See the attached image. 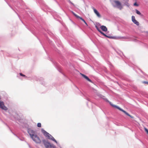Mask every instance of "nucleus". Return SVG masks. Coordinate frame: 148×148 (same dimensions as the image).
Segmentation results:
<instances>
[{
  "label": "nucleus",
  "mask_w": 148,
  "mask_h": 148,
  "mask_svg": "<svg viewBox=\"0 0 148 148\" xmlns=\"http://www.w3.org/2000/svg\"><path fill=\"white\" fill-rule=\"evenodd\" d=\"M80 74L82 75V76L84 78L88 80L89 82H92L91 80L89 78L86 76L85 75L83 74L82 73H80Z\"/></svg>",
  "instance_id": "nucleus-10"
},
{
  "label": "nucleus",
  "mask_w": 148,
  "mask_h": 148,
  "mask_svg": "<svg viewBox=\"0 0 148 148\" xmlns=\"http://www.w3.org/2000/svg\"><path fill=\"white\" fill-rule=\"evenodd\" d=\"M92 9L93 10L94 13L97 15V16L99 18H100L101 16L98 11L93 7L92 8Z\"/></svg>",
  "instance_id": "nucleus-9"
},
{
  "label": "nucleus",
  "mask_w": 148,
  "mask_h": 148,
  "mask_svg": "<svg viewBox=\"0 0 148 148\" xmlns=\"http://www.w3.org/2000/svg\"><path fill=\"white\" fill-rule=\"evenodd\" d=\"M121 38L123 39H128L129 38V37H123Z\"/></svg>",
  "instance_id": "nucleus-18"
},
{
  "label": "nucleus",
  "mask_w": 148,
  "mask_h": 148,
  "mask_svg": "<svg viewBox=\"0 0 148 148\" xmlns=\"http://www.w3.org/2000/svg\"><path fill=\"white\" fill-rule=\"evenodd\" d=\"M143 82V83L144 84H148V82H147L146 81H144Z\"/></svg>",
  "instance_id": "nucleus-22"
},
{
  "label": "nucleus",
  "mask_w": 148,
  "mask_h": 148,
  "mask_svg": "<svg viewBox=\"0 0 148 148\" xmlns=\"http://www.w3.org/2000/svg\"><path fill=\"white\" fill-rule=\"evenodd\" d=\"M33 140L35 141L36 143H40L41 142V140L40 138L36 134L32 138Z\"/></svg>",
  "instance_id": "nucleus-3"
},
{
  "label": "nucleus",
  "mask_w": 148,
  "mask_h": 148,
  "mask_svg": "<svg viewBox=\"0 0 148 148\" xmlns=\"http://www.w3.org/2000/svg\"><path fill=\"white\" fill-rule=\"evenodd\" d=\"M28 132L31 138L36 134H35V131L31 130H29Z\"/></svg>",
  "instance_id": "nucleus-8"
},
{
  "label": "nucleus",
  "mask_w": 148,
  "mask_h": 148,
  "mask_svg": "<svg viewBox=\"0 0 148 148\" xmlns=\"http://www.w3.org/2000/svg\"><path fill=\"white\" fill-rule=\"evenodd\" d=\"M100 28L102 31L104 32H106L107 31V28L105 26L102 25L100 27Z\"/></svg>",
  "instance_id": "nucleus-11"
},
{
  "label": "nucleus",
  "mask_w": 148,
  "mask_h": 148,
  "mask_svg": "<svg viewBox=\"0 0 148 148\" xmlns=\"http://www.w3.org/2000/svg\"><path fill=\"white\" fill-rule=\"evenodd\" d=\"M110 105H112V106H114V107H115L114 106H114V105H112V104H110Z\"/></svg>",
  "instance_id": "nucleus-24"
},
{
  "label": "nucleus",
  "mask_w": 148,
  "mask_h": 148,
  "mask_svg": "<svg viewBox=\"0 0 148 148\" xmlns=\"http://www.w3.org/2000/svg\"><path fill=\"white\" fill-rule=\"evenodd\" d=\"M71 12L72 13V14L77 18H79L80 19H81V20H82V21H83L84 23L87 26H88V25L87 23L81 17H80L77 15L73 11H71Z\"/></svg>",
  "instance_id": "nucleus-5"
},
{
  "label": "nucleus",
  "mask_w": 148,
  "mask_h": 148,
  "mask_svg": "<svg viewBox=\"0 0 148 148\" xmlns=\"http://www.w3.org/2000/svg\"><path fill=\"white\" fill-rule=\"evenodd\" d=\"M44 145L46 148H53V147L50 144L47 142H44Z\"/></svg>",
  "instance_id": "nucleus-7"
},
{
  "label": "nucleus",
  "mask_w": 148,
  "mask_h": 148,
  "mask_svg": "<svg viewBox=\"0 0 148 148\" xmlns=\"http://www.w3.org/2000/svg\"><path fill=\"white\" fill-rule=\"evenodd\" d=\"M114 106L116 108H117V109H119L121 111L123 112L126 115L130 116L133 119L134 118V117L133 116H131L128 113L126 112L124 110H123L122 109H121L119 107L117 106Z\"/></svg>",
  "instance_id": "nucleus-4"
},
{
  "label": "nucleus",
  "mask_w": 148,
  "mask_h": 148,
  "mask_svg": "<svg viewBox=\"0 0 148 148\" xmlns=\"http://www.w3.org/2000/svg\"><path fill=\"white\" fill-rule=\"evenodd\" d=\"M145 132L148 134V130L146 128H145Z\"/></svg>",
  "instance_id": "nucleus-20"
},
{
  "label": "nucleus",
  "mask_w": 148,
  "mask_h": 148,
  "mask_svg": "<svg viewBox=\"0 0 148 148\" xmlns=\"http://www.w3.org/2000/svg\"><path fill=\"white\" fill-rule=\"evenodd\" d=\"M133 22L137 25H138L139 24V23L136 20L134 21Z\"/></svg>",
  "instance_id": "nucleus-13"
},
{
  "label": "nucleus",
  "mask_w": 148,
  "mask_h": 148,
  "mask_svg": "<svg viewBox=\"0 0 148 148\" xmlns=\"http://www.w3.org/2000/svg\"><path fill=\"white\" fill-rule=\"evenodd\" d=\"M20 75L21 76H23V77H25V75L22 74L21 73H20Z\"/></svg>",
  "instance_id": "nucleus-21"
},
{
  "label": "nucleus",
  "mask_w": 148,
  "mask_h": 148,
  "mask_svg": "<svg viewBox=\"0 0 148 148\" xmlns=\"http://www.w3.org/2000/svg\"><path fill=\"white\" fill-rule=\"evenodd\" d=\"M37 126L38 127H41V124L40 123H38L37 124Z\"/></svg>",
  "instance_id": "nucleus-16"
},
{
  "label": "nucleus",
  "mask_w": 148,
  "mask_h": 148,
  "mask_svg": "<svg viewBox=\"0 0 148 148\" xmlns=\"http://www.w3.org/2000/svg\"><path fill=\"white\" fill-rule=\"evenodd\" d=\"M99 32H100L103 35V36H105L107 37L108 38H114V37H112V36H109L106 35L103 32H102L101 31H100Z\"/></svg>",
  "instance_id": "nucleus-12"
},
{
  "label": "nucleus",
  "mask_w": 148,
  "mask_h": 148,
  "mask_svg": "<svg viewBox=\"0 0 148 148\" xmlns=\"http://www.w3.org/2000/svg\"><path fill=\"white\" fill-rule=\"evenodd\" d=\"M42 132L43 134L49 139L52 140L54 141L56 143H57V142L56 140L49 133L43 129L42 130Z\"/></svg>",
  "instance_id": "nucleus-1"
},
{
  "label": "nucleus",
  "mask_w": 148,
  "mask_h": 148,
  "mask_svg": "<svg viewBox=\"0 0 148 148\" xmlns=\"http://www.w3.org/2000/svg\"><path fill=\"white\" fill-rule=\"evenodd\" d=\"M136 13L137 14H138V15H140L141 14L140 12L137 10H136Z\"/></svg>",
  "instance_id": "nucleus-14"
},
{
  "label": "nucleus",
  "mask_w": 148,
  "mask_h": 148,
  "mask_svg": "<svg viewBox=\"0 0 148 148\" xmlns=\"http://www.w3.org/2000/svg\"><path fill=\"white\" fill-rule=\"evenodd\" d=\"M0 108L5 110H8L7 107L4 106L3 102L1 101H0Z\"/></svg>",
  "instance_id": "nucleus-6"
},
{
  "label": "nucleus",
  "mask_w": 148,
  "mask_h": 148,
  "mask_svg": "<svg viewBox=\"0 0 148 148\" xmlns=\"http://www.w3.org/2000/svg\"><path fill=\"white\" fill-rule=\"evenodd\" d=\"M110 105H112V106H114V107H115L114 106H114V105H112V104H110Z\"/></svg>",
  "instance_id": "nucleus-23"
},
{
  "label": "nucleus",
  "mask_w": 148,
  "mask_h": 148,
  "mask_svg": "<svg viewBox=\"0 0 148 148\" xmlns=\"http://www.w3.org/2000/svg\"><path fill=\"white\" fill-rule=\"evenodd\" d=\"M114 2L115 4V5L114 6V7H117V8H119L120 10H121L123 8V6L121 5V2L118 1L116 0H114Z\"/></svg>",
  "instance_id": "nucleus-2"
},
{
  "label": "nucleus",
  "mask_w": 148,
  "mask_h": 148,
  "mask_svg": "<svg viewBox=\"0 0 148 148\" xmlns=\"http://www.w3.org/2000/svg\"><path fill=\"white\" fill-rule=\"evenodd\" d=\"M95 27L97 29V30L99 32L100 31H101L100 29L97 26H95Z\"/></svg>",
  "instance_id": "nucleus-19"
},
{
  "label": "nucleus",
  "mask_w": 148,
  "mask_h": 148,
  "mask_svg": "<svg viewBox=\"0 0 148 148\" xmlns=\"http://www.w3.org/2000/svg\"><path fill=\"white\" fill-rule=\"evenodd\" d=\"M134 5L136 6H139V5L136 2L134 4Z\"/></svg>",
  "instance_id": "nucleus-17"
},
{
  "label": "nucleus",
  "mask_w": 148,
  "mask_h": 148,
  "mask_svg": "<svg viewBox=\"0 0 148 148\" xmlns=\"http://www.w3.org/2000/svg\"><path fill=\"white\" fill-rule=\"evenodd\" d=\"M132 21L133 22L135 20H136L135 16H132Z\"/></svg>",
  "instance_id": "nucleus-15"
}]
</instances>
